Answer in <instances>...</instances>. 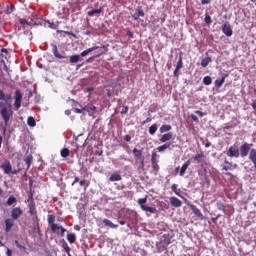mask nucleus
I'll return each instance as SVG.
<instances>
[{
    "instance_id": "obj_1",
    "label": "nucleus",
    "mask_w": 256,
    "mask_h": 256,
    "mask_svg": "<svg viewBox=\"0 0 256 256\" xmlns=\"http://www.w3.org/2000/svg\"><path fill=\"white\" fill-rule=\"evenodd\" d=\"M171 239H173V236L171 234L166 233L163 234L160 237L159 243H157V250L159 253H163V251H166V249L171 245Z\"/></svg>"
},
{
    "instance_id": "obj_2",
    "label": "nucleus",
    "mask_w": 256,
    "mask_h": 256,
    "mask_svg": "<svg viewBox=\"0 0 256 256\" xmlns=\"http://www.w3.org/2000/svg\"><path fill=\"white\" fill-rule=\"evenodd\" d=\"M145 203H147V197L138 199V204L140 205L142 211H147L148 213H152V214L157 213V208L147 206L145 205Z\"/></svg>"
},
{
    "instance_id": "obj_3",
    "label": "nucleus",
    "mask_w": 256,
    "mask_h": 256,
    "mask_svg": "<svg viewBox=\"0 0 256 256\" xmlns=\"http://www.w3.org/2000/svg\"><path fill=\"white\" fill-rule=\"evenodd\" d=\"M157 152L153 151L151 155V165H152V171L157 175L159 173V160H157Z\"/></svg>"
},
{
    "instance_id": "obj_4",
    "label": "nucleus",
    "mask_w": 256,
    "mask_h": 256,
    "mask_svg": "<svg viewBox=\"0 0 256 256\" xmlns=\"http://www.w3.org/2000/svg\"><path fill=\"white\" fill-rule=\"evenodd\" d=\"M253 147V144H249L247 142L243 143L240 146V157L244 158L249 155V151H251V148Z\"/></svg>"
},
{
    "instance_id": "obj_5",
    "label": "nucleus",
    "mask_w": 256,
    "mask_h": 256,
    "mask_svg": "<svg viewBox=\"0 0 256 256\" xmlns=\"http://www.w3.org/2000/svg\"><path fill=\"white\" fill-rule=\"evenodd\" d=\"M14 107L16 110L21 109V101H23V94H21V90L17 89L15 91L14 96Z\"/></svg>"
},
{
    "instance_id": "obj_6",
    "label": "nucleus",
    "mask_w": 256,
    "mask_h": 256,
    "mask_svg": "<svg viewBox=\"0 0 256 256\" xmlns=\"http://www.w3.org/2000/svg\"><path fill=\"white\" fill-rule=\"evenodd\" d=\"M1 116L4 120L5 125H7L9 123V120L11 119V115H13V112L9 109H7V107H3L0 110Z\"/></svg>"
},
{
    "instance_id": "obj_7",
    "label": "nucleus",
    "mask_w": 256,
    "mask_h": 256,
    "mask_svg": "<svg viewBox=\"0 0 256 256\" xmlns=\"http://www.w3.org/2000/svg\"><path fill=\"white\" fill-rule=\"evenodd\" d=\"M75 183H79L80 187H84V191H87V187L91 185V182H89V180H86V179L81 180L79 177L74 178V181L72 182L71 186L73 187Z\"/></svg>"
},
{
    "instance_id": "obj_8",
    "label": "nucleus",
    "mask_w": 256,
    "mask_h": 256,
    "mask_svg": "<svg viewBox=\"0 0 256 256\" xmlns=\"http://www.w3.org/2000/svg\"><path fill=\"white\" fill-rule=\"evenodd\" d=\"M188 207H190L191 211L198 217L200 221H204L205 216H203V213H201V210L197 208L194 204L188 203Z\"/></svg>"
},
{
    "instance_id": "obj_9",
    "label": "nucleus",
    "mask_w": 256,
    "mask_h": 256,
    "mask_svg": "<svg viewBox=\"0 0 256 256\" xmlns=\"http://www.w3.org/2000/svg\"><path fill=\"white\" fill-rule=\"evenodd\" d=\"M97 49H104L105 51H107V46L103 45V46H94V47L88 48L80 53V58L87 57L89 53H93V51H97Z\"/></svg>"
},
{
    "instance_id": "obj_10",
    "label": "nucleus",
    "mask_w": 256,
    "mask_h": 256,
    "mask_svg": "<svg viewBox=\"0 0 256 256\" xmlns=\"http://www.w3.org/2000/svg\"><path fill=\"white\" fill-rule=\"evenodd\" d=\"M22 215L23 210L21 209V207H16L11 210V217L14 221H17V219H19V217H21Z\"/></svg>"
},
{
    "instance_id": "obj_11",
    "label": "nucleus",
    "mask_w": 256,
    "mask_h": 256,
    "mask_svg": "<svg viewBox=\"0 0 256 256\" xmlns=\"http://www.w3.org/2000/svg\"><path fill=\"white\" fill-rule=\"evenodd\" d=\"M222 33H224L226 37H231V35H233V29L231 28V24H229V22L224 23L222 26Z\"/></svg>"
},
{
    "instance_id": "obj_12",
    "label": "nucleus",
    "mask_w": 256,
    "mask_h": 256,
    "mask_svg": "<svg viewBox=\"0 0 256 256\" xmlns=\"http://www.w3.org/2000/svg\"><path fill=\"white\" fill-rule=\"evenodd\" d=\"M228 157H239V148L237 146H230L228 151L226 152Z\"/></svg>"
},
{
    "instance_id": "obj_13",
    "label": "nucleus",
    "mask_w": 256,
    "mask_h": 256,
    "mask_svg": "<svg viewBox=\"0 0 256 256\" xmlns=\"http://www.w3.org/2000/svg\"><path fill=\"white\" fill-rule=\"evenodd\" d=\"M1 169L4 171L6 175H9L13 171V167L11 166V162L6 161L2 163Z\"/></svg>"
},
{
    "instance_id": "obj_14",
    "label": "nucleus",
    "mask_w": 256,
    "mask_h": 256,
    "mask_svg": "<svg viewBox=\"0 0 256 256\" xmlns=\"http://www.w3.org/2000/svg\"><path fill=\"white\" fill-rule=\"evenodd\" d=\"M15 226V220L13 218H7L5 220V232L9 233L11 229Z\"/></svg>"
},
{
    "instance_id": "obj_15",
    "label": "nucleus",
    "mask_w": 256,
    "mask_h": 256,
    "mask_svg": "<svg viewBox=\"0 0 256 256\" xmlns=\"http://www.w3.org/2000/svg\"><path fill=\"white\" fill-rule=\"evenodd\" d=\"M51 47H52V53H53L54 57H56V59H67L66 56L59 54V50L57 49L56 44H51Z\"/></svg>"
},
{
    "instance_id": "obj_16",
    "label": "nucleus",
    "mask_w": 256,
    "mask_h": 256,
    "mask_svg": "<svg viewBox=\"0 0 256 256\" xmlns=\"http://www.w3.org/2000/svg\"><path fill=\"white\" fill-rule=\"evenodd\" d=\"M140 17H145V12L143 11V9L138 8L136 9L135 13L132 15V19H134V21H139Z\"/></svg>"
},
{
    "instance_id": "obj_17",
    "label": "nucleus",
    "mask_w": 256,
    "mask_h": 256,
    "mask_svg": "<svg viewBox=\"0 0 256 256\" xmlns=\"http://www.w3.org/2000/svg\"><path fill=\"white\" fill-rule=\"evenodd\" d=\"M171 139H173V133L168 132V133L163 134L160 137L159 141H160V143H167V141H171Z\"/></svg>"
},
{
    "instance_id": "obj_18",
    "label": "nucleus",
    "mask_w": 256,
    "mask_h": 256,
    "mask_svg": "<svg viewBox=\"0 0 256 256\" xmlns=\"http://www.w3.org/2000/svg\"><path fill=\"white\" fill-rule=\"evenodd\" d=\"M170 204L172 207L179 208V207H181V205H183V202H181L179 200V198L172 196V197H170Z\"/></svg>"
},
{
    "instance_id": "obj_19",
    "label": "nucleus",
    "mask_w": 256,
    "mask_h": 256,
    "mask_svg": "<svg viewBox=\"0 0 256 256\" xmlns=\"http://www.w3.org/2000/svg\"><path fill=\"white\" fill-rule=\"evenodd\" d=\"M228 75L227 74H223L221 79H216L214 82L215 87H217V89H221V87H223V83H225V79H227Z\"/></svg>"
},
{
    "instance_id": "obj_20",
    "label": "nucleus",
    "mask_w": 256,
    "mask_h": 256,
    "mask_svg": "<svg viewBox=\"0 0 256 256\" xmlns=\"http://www.w3.org/2000/svg\"><path fill=\"white\" fill-rule=\"evenodd\" d=\"M189 165H191V160H187L181 167L180 171H179V175L180 177H183V175H185V173L187 172V169H189Z\"/></svg>"
},
{
    "instance_id": "obj_21",
    "label": "nucleus",
    "mask_w": 256,
    "mask_h": 256,
    "mask_svg": "<svg viewBox=\"0 0 256 256\" xmlns=\"http://www.w3.org/2000/svg\"><path fill=\"white\" fill-rule=\"evenodd\" d=\"M200 179H202V181H204L202 183V185H211V181L209 180V176H207V170H204V172L202 174H200Z\"/></svg>"
},
{
    "instance_id": "obj_22",
    "label": "nucleus",
    "mask_w": 256,
    "mask_h": 256,
    "mask_svg": "<svg viewBox=\"0 0 256 256\" xmlns=\"http://www.w3.org/2000/svg\"><path fill=\"white\" fill-rule=\"evenodd\" d=\"M171 142H166L161 146H158L156 149L159 153H163V151H166V149H171Z\"/></svg>"
},
{
    "instance_id": "obj_23",
    "label": "nucleus",
    "mask_w": 256,
    "mask_h": 256,
    "mask_svg": "<svg viewBox=\"0 0 256 256\" xmlns=\"http://www.w3.org/2000/svg\"><path fill=\"white\" fill-rule=\"evenodd\" d=\"M224 163L225 165L223 166V171H231L232 169H235V167H237V164L233 166V164H231V162L227 160H225Z\"/></svg>"
},
{
    "instance_id": "obj_24",
    "label": "nucleus",
    "mask_w": 256,
    "mask_h": 256,
    "mask_svg": "<svg viewBox=\"0 0 256 256\" xmlns=\"http://www.w3.org/2000/svg\"><path fill=\"white\" fill-rule=\"evenodd\" d=\"M134 157H137V159H142V165L144 163V159H143V152H141V150H138L137 148H134L132 151Z\"/></svg>"
},
{
    "instance_id": "obj_25",
    "label": "nucleus",
    "mask_w": 256,
    "mask_h": 256,
    "mask_svg": "<svg viewBox=\"0 0 256 256\" xmlns=\"http://www.w3.org/2000/svg\"><path fill=\"white\" fill-rule=\"evenodd\" d=\"M103 13V8L93 9L87 13L88 17H94V15H101Z\"/></svg>"
},
{
    "instance_id": "obj_26",
    "label": "nucleus",
    "mask_w": 256,
    "mask_h": 256,
    "mask_svg": "<svg viewBox=\"0 0 256 256\" xmlns=\"http://www.w3.org/2000/svg\"><path fill=\"white\" fill-rule=\"evenodd\" d=\"M103 223L106 227H110V229H117V227H119V225L114 224L113 222H111V220L109 219H104Z\"/></svg>"
},
{
    "instance_id": "obj_27",
    "label": "nucleus",
    "mask_w": 256,
    "mask_h": 256,
    "mask_svg": "<svg viewBox=\"0 0 256 256\" xmlns=\"http://www.w3.org/2000/svg\"><path fill=\"white\" fill-rule=\"evenodd\" d=\"M173 129V127L169 124H164L160 127L159 131L160 133H169V131H171Z\"/></svg>"
},
{
    "instance_id": "obj_28",
    "label": "nucleus",
    "mask_w": 256,
    "mask_h": 256,
    "mask_svg": "<svg viewBox=\"0 0 256 256\" xmlns=\"http://www.w3.org/2000/svg\"><path fill=\"white\" fill-rule=\"evenodd\" d=\"M11 94H5L3 90L0 89V101H10Z\"/></svg>"
},
{
    "instance_id": "obj_29",
    "label": "nucleus",
    "mask_w": 256,
    "mask_h": 256,
    "mask_svg": "<svg viewBox=\"0 0 256 256\" xmlns=\"http://www.w3.org/2000/svg\"><path fill=\"white\" fill-rule=\"evenodd\" d=\"M194 161H196L197 163H203V161H205V155H203V153L200 154H196L193 157Z\"/></svg>"
},
{
    "instance_id": "obj_30",
    "label": "nucleus",
    "mask_w": 256,
    "mask_h": 256,
    "mask_svg": "<svg viewBox=\"0 0 256 256\" xmlns=\"http://www.w3.org/2000/svg\"><path fill=\"white\" fill-rule=\"evenodd\" d=\"M84 109L87 111V113H89V115H95V113H97V107L95 106H88Z\"/></svg>"
},
{
    "instance_id": "obj_31",
    "label": "nucleus",
    "mask_w": 256,
    "mask_h": 256,
    "mask_svg": "<svg viewBox=\"0 0 256 256\" xmlns=\"http://www.w3.org/2000/svg\"><path fill=\"white\" fill-rule=\"evenodd\" d=\"M26 165H27V170L30 169L31 167V163H33V156L32 155H28L26 156V158L24 159Z\"/></svg>"
},
{
    "instance_id": "obj_32",
    "label": "nucleus",
    "mask_w": 256,
    "mask_h": 256,
    "mask_svg": "<svg viewBox=\"0 0 256 256\" xmlns=\"http://www.w3.org/2000/svg\"><path fill=\"white\" fill-rule=\"evenodd\" d=\"M67 241L69 243H74L75 241H77V236L75 235V233L67 234Z\"/></svg>"
},
{
    "instance_id": "obj_33",
    "label": "nucleus",
    "mask_w": 256,
    "mask_h": 256,
    "mask_svg": "<svg viewBox=\"0 0 256 256\" xmlns=\"http://www.w3.org/2000/svg\"><path fill=\"white\" fill-rule=\"evenodd\" d=\"M27 124L29 127H35L37 125V122L35 121V118H33V116H29L27 119Z\"/></svg>"
},
{
    "instance_id": "obj_34",
    "label": "nucleus",
    "mask_w": 256,
    "mask_h": 256,
    "mask_svg": "<svg viewBox=\"0 0 256 256\" xmlns=\"http://www.w3.org/2000/svg\"><path fill=\"white\" fill-rule=\"evenodd\" d=\"M79 61H82L80 55H72V56H70V63H79Z\"/></svg>"
},
{
    "instance_id": "obj_35",
    "label": "nucleus",
    "mask_w": 256,
    "mask_h": 256,
    "mask_svg": "<svg viewBox=\"0 0 256 256\" xmlns=\"http://www.w3.org/2000/svg\"><path fill=\"white\" fill-rule=\"evenodd\" d=\"M211 57H206L201 60V67H207L211 63Z\"/></svg>"
},
{
    "instance_id": "obj_36",
    "label": "nucleus",
    "mask_w": 256,
    "mask_h": 256,
    "mask_svg": "<svg viewBox=\"0 0 256 256\" xmlns=\"http://www.w3.org/2000/svg\"><path fill=\"white\" fill-rule=\"evenodd\" d=\"M121 176L117 173H114L110 176L109 181L115 182V181H121Z\"/></svg>"
},
{
    "instance_id": "obj_37",
    "label": "nucleus",
    "mask_w": 256,
    "mask_h": 256,
    "mask_svg": "<svg viewBox=\"0 0 256 256\" xmlns=\"http://www.w3.org/2000/svg\"><path fill=\"white\" fill-rule=\"evenodd\" d=\"M62 247L64 251L67 253L68 256H71V248L69 247V244L67 242H63Z\"/></svg>"
},
{
    "instance_id": "obj_38",
    "label": "nucleus",
    "mask_w": 256,
    "mask_h": 256,
    "mask_svg": "<svg viewBox=\"0 0 256 256\" xmlns=\"http://www.w3.org/2000/svg\"><path fill=\"white\" fill-rule=\"evenodd\" d=\"M6 203H7L8 206L15 205V203H17V198H15V196H10L7 199Z\"/></svg>"
},
{
    "instance_id": "obj_39",
    "label": "nucleus",
    "mask_w": 256,
    "mask_h": 256,
    "mask_svg": "<svg viewBox=\"0 0 256 256\" xmlns=\"http://www.w3.org/2000/svg\"><path fill=\"white\" fill-rule=\"evenodd\" d=\"M71 151L68 148H63L60 152L61 157L67 158L69 157Z\"/></svg>"
},
{
    "instance_id": "obj_40",
    "label": "nucleus",
    "mask_w": 256,
    "mask_h": 256,
    "mask_svg": "<svg viewBox=\"0 0 256 256\" xmlns=\"http://www.w3.org/2000/svg\"><path fill=\"white\" fill-rule=\"evenodd\" d=\"M101 55H105V52H100L90 58L87 59V63H91V61H93V59H99V57H101Z\"/></svg>"
},
{
    "instance_id": "obj_41",
    "label": "nucleus",
    "mask_w": 256,
    "mask_h": 256,
    "mask_svg": "<svg viewBox=\"0 0 256 256\" xmlns=\"http://www.w3.org/2000/svg\"><path fill=\"white\" fill-rule=\"evenodd\" d=\"M157 124H153L152 126L149 127V134L150 135H155V133H157Z\"/></svg>"
},
{
    "instance_id": "obj_42",
    "label": "nucleus",
    "mask_w": 256,
    "mask_h": 256,
    "mask_svg": "<svg viewBox=\"0 0 256 256\" xmlns=\"http://www.w3.org/2000/svg\"><path fill=\"white\" fill-rule=\"evenodd\" d=\"M211 83H213V79L211 78V76H205L203 78V84L204 85H211Z\"/></svg>"
},
{
    "instance_id": "obj_43",
    "label": "nucleus",
    "mask_w": 256,
    "mask_h": 256,
    "mask_svg": "<svg viewBox=\"0 0 256 256\" xmlns=\"http://www.w3.org/2000/svg\"><path fill=\"white\" fill-rule=\"evenodd\" d=\"M50 227H51L52 233H59V230H61V226L57 224H52Z\"/></svg>"
},
{
    "instance_id": "obj_44",
    "label": "nucleus",
    "mask_w": 256,
    "mask_h": 256,
    "mask_svg": "<svg viewBox=\"0 0 256 256\" xmlns=\"http://www.w3.org/2000/svg\"><path fill=\"white\" fill-rule=\"evenodd\" d=\"M47 221L49 225H55V215H48Z\"/></svg>"
},
{
    "instance_id": "obj_45",
    "label": "nucleus",
    "mask_w": 256,
    "mask_h": 256,
    "mask_svg": "<svg viewBox=\"0 0 256 256\" xmlns=\"http://www.w3.org/2000/svg\"><path fill=\"white\" fill-rule=\"evenodd\" d=\"M176 69H180V70L183 69V56L179 57V60L176 65Z\"/></svg>"
},
{
    "instance_id": "obj_46",
    "label": "nucleus",
    "mask_w": 256,
    "mask_h": 256,
    "mask_svg": "<svg viewBox=\"0 0 256 256\" xmlns=\"http://www.w3.org/2000/svg\"><path fill=\"white\" fill-rule=\"evenodd\" d=\"M172 191L175 193V195H178V197H181L180 189H177V184L172 185Z\"/></svg>"
},
{
    "instance_id": "obj_47",
    "label": "nucleus",
    "mask_w": 256,
    "mask_h": 256,
    "mask_svg": "<svg viewBox=\"0 0 256 256\" xmlns=\"http://www.w3.org/2000/svg\"><path fill=\"white\" fill-rule=\"evenodd\" d=\"M13 11H15V6L13 4H11L10 6H7V9H6L7 15H11Z\"/></svg>"
},
{
    "instance_id": "obj_48",
    "label": "nucleus",
    "mask_w": 256,
    "mask_h": 256,
    "mask_svg": "<svg viewBox=\"0 0 256 256\" xmlns=\"http://www.w3.org/2000/svg\"><path fill=\"white\" fill-rule=\"evenodd\" d=\"M216 207L219 211H225V204L223 202H217Z\"/></svg>"
},
{
    "instance_id": "obj_49",
    "label": "nucleus",
    "mask_w": 256,
    "mask_h": 256,
    "mask_svg": "<svg viewBox=\"0 0 256 256\" xmlns=\"http://www.w3.org/2000/svg\"><path fill=\"white\" fill-rule=\"evenodd\" d=\"M204 21L206 25H211V23H213V20H211V16H209L208 14L205 15Z\"/></svg>"
},
{
    "instance_id": "obj_50",
    "label": "nucleus",
    "mask_w": 256,
    "mask_h": 256,
    "mask_svg": "<svg viewBox=\"0 0 256 256\" xmlns=\"http://www.w3.org/2000/svg\"><path fill=\"white\" fill-rule=\"evenodd\" d=\"M14 243H15V245L18 249H21L22 251H25L26 247L21 245V243H19V240H15Z\"/></svg>"
},
{
    "instance_id": "obj_51",
    "label": "nucleus",
    "mask_w": 256,
    "mask_h": 256,
    "mask_svg": "<svg viewBox=\"0 0 256 256\" xmlns=\"http://www.w3.org/2000/svg\"><path fill=\"white\" fill-rule=\"evenodd\" d=\"M19 23H20V25H31V23H29V22L27 21V19H25V18H21V19L19 20Z\"/></svg>"
},
{
    "instance_id": "obj_52",
    "label": "nucleus",
    "mask_w": 256,
    "mask_h": 256,
    "mask_svg": "<svg viewBox=\"0 0 256 256\" xmlns=\"http://www.w3.org/2000/svg\"><path fill=\"white\" fill-rule=\"evenodd\" d=\"M29 213H30V215H37V210H35V207L30 206Z\"/></svg>"
},
{
    "instance_id": "obj_53",
    "label": "nucleus",
    "mask_w": 256,
    "mask_h": 256,
    "mask_svg": "<svg viewBox=\"0 0 256 256\" xmlns=\"http://www.w3.org/2000/svg\"><path fill=\"white\" fill-rule=\"evenodd\" d=\"M192 121H195V123H199V118L195 114L190 115Z\"/></svg>"
},
{
    "instance_id": "obj_54",
    "label": "nucleus",
    "mask_w": 256,
    "mask_h": 256,
    "mask_svg": "<svg viewBox=\"0 0 256 256\" xmlns=\"http://www.w3.org/2000/svg\"><path fill=\"white\" fill-rule=\"evenodd\" d=\"M61 231V237H65V233L67 232V229H65L63 226H60Z\"/></svg>"
},
{
    "instance_id": "obj_55",
    "label": "nucleus",
    "mask_w": 256,
    "mask_h": 256,
    "mask_svg": "<svg viewBox=\"0 0 256 256\" xmlns=\"http://www.w3.org/2000/svg\"><path fill=\"white\" fill-rule=\"evenodd\" d=\"M121 113L122 115H127V113H129V106H125Z\"/></svg>"
},
{
    "instance_id": "obj_56",
    "label": "nucleus",
    "mask_w": 256,
    "mask_h": 256,
    "mask_svg": "<svg viewBox=\"0 0 256 256\" xmlns=\"http://www.w3.org/2000/svg\"><path fill=\"white\" fill-rule=\"evenodd\" d=\"M219 217H221V214H218L216 217H212L211 218L212 223H217Z\"/></svg>"
},
{
    "instance_id": "obj_57",
    "label": "nucleus",
    "mask_w": 256,
    "mask_h": 256,
    "mask_svg": "<svg viewBox=\"0 0 256 256\" xmlns=\"http://www.w3.org/2000/svg\"><path fill=\"white\" fill-rule=\"evenodd\" d=\"M73 111L74 113H83V111H85V108H82V109L74 108Z\"/></svg>"
},
{
    "instance_id": "obj_58",
    "label": "nucleus",
    "mask_w": 256,
    "mask_h": 256,
    "mask_svg": "<svg viewBox=\"0 0 256 256\" xmlns=\"http://www.w3.org/2000/svg\"><path fill=\"white\" fill-rule=\"evenodd\" d=\"M151 121H153V119L151 117H148L145 119V121L142 122V125H146V123H151Z\"/></svg>"
},
{
    "instance_id": "obj_59",
    "label": "nucleus",
    "mask_w": 256,
    "mask_h": 256,
    "mask_svg": "<svg viewBox=\"0 0 256 256\" xmlns=\"http://www.w3.org/2000/svg\"><path fill=\"white\" fill-rule=\"evenodd\" d=\"M6 256H13V251L9 248H6Z\"/></svg>"
},
{
    "instance_id": "obj_60",
    "label": "nucleus",
    "mask_w": 256,
    "mask_h": 256,
    "mask_svg": "<svg viewBox=\"0 0 256 256\" xmlns=\"http://www.w3.org/2000/svg\"><path fill=\"white\" fill-rule=\"evenodd\" d=\"M124 141H126L127 143H129V142L131 141V136L125 135V136H124Z\"/></svg>"
},
{
    "instance_id": "obj_61",
    "label": "nucleus",
    "mask_w": 256,
    "mask_h": 256,
    "mask_svg": "<svg viewBox=\"0 0 256 256\" xmlns=\"http://www.w3.org/2000/svg\"><path fill=\"white\" fill-rule=\"evenodd\" d=\"M196 115H199V117H204V113L202 111L196 110L195 111Z\"/></svg>"
},
{
    "instance_id": "obj_62",
    "label": "nucleus",
    "mask_w": 256,
    "mask_h": 256,
    "mask_svg": "<svg viewBox=\"0 0 256 256\" xmlns=\"http://www.w3.org/2000/svg\"><path fill=\"white\" fill-rule=\"evenodd\" d=\"M179 71H180V69L175 68L174 77H179Z\"/></svg>"
},
{
    "instance_id": "obj_63",
    "label": "nucleus",
    "mask_w": 256,
    "mask_h": 256,
    "mask_svg": "<svg viewBox=\"0 0 256 256\" xmlns=\"http://www.w3.org/2000/svg\"><path fill=\"white\" fill-rule=\"evenodd\" d=\"M251 107L254 111H256V99L252 102Z\"/></svg>"
},
{
    "instance_id": "obj_64",
    "label": "nucleus",
    "mask_w": 256,
    "mask_h": 256,
    "mask_svg": "<svg viewBox=\"0 0 256 256\" xmlns=\"http://www.w3.org/2000/svg\"><path fill=\"white\" fill-rule=\"evenodd\" d=\"M127 35H128V37H130V39H133V37H134V34L132 31H128Z\"/></svg>"
}]
</instances>
